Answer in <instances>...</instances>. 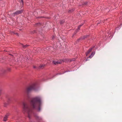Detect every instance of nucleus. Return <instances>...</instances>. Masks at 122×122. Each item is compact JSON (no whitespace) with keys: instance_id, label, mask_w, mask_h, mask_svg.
Listing matches in <instances>:
<instances>
[{"instance_id":"f8f14e48","label":"nucleus","mask_w":122,"mask_h":122,"mask_svg":"<svg viewBox=\"0 0 122 122\" xmlns=\"http://www.w3.org/2000/svg\"><path fill=\"white\" fill-rule=\"evenodd\" d=\"M23 0H21V2H20V4L23 5Z\"/></svg>"},{"instance_id":"0eeeda50","label":"nucleus","mask_w":122,"mask_h":122,"mask_svg":"<svg viewBox=\"0 0 122 122\" xmlns=\"http://www.w3.org/2000/svg\"><path fill=\"white\" fill-rule=\"evenodd\" d=\"M9 115V114H7L5 115V116L4 117L3 120L5 121H6L7 120V118H8V116Z\"/></svg>"},{"instance_id":"4be33fe9","label":"nucleus","mask_w":122,"mask_h":122,"mask_svg":"<svg viewBox=\"0 0 122 122\" xmlns=\"http://www.w3.org/2000/svg\"><path fill=\"white\" fill-rule=\"evenodd\" d=\"M15 34H17V35H18V34H17V33H15Z\"/></svg>"},{"instance_id":"f257e3e1","label":"nucleus","mask_w":122,"mask_h":122,"mask_svg":"<svg viewBox=\"0 0 122 122\" xmlns=\"http://www.w3.org/2000/svg\"><path fill=\"white\" fill-rule=\"evenodd\" d=\"M30 104L33 109L38 108V111L40 110V107L42 104L41 98L40 96L35 97L32 99L30 102Z\"/></svg>"},{"instance_id":"5701e85b","label":"nucleus","mask_w":122,"mask_h":122,"mask_svg":"<svg viewBox=\"0 0 122 122\" xmlns=\"http://www.w3.org/2000/svg\"><path fill=\"white\" fill-rule=\"evenodd\" d=\"M87 3H85V4H86Z\"/></svg>"},{"instance_id":"ddd939ff","label":"nucleus","mask_w":122,"mask_h":122,"mask_svg":"<svg viewBox=\"0 0 122 122\" xmlns=\"http://www.w3.org/2000/svg\"><path fill=\"white\" fill-rule=\"evenodd\" d=\"M84 24V22L82 23L80 25H79V26H80V27H81V26L82 25Z\"/></svg>"},{"instance_id":"f03ea898","label":"nucleus","mask_w":122,"mask_h":122,"mask_svg":"<svg viewBox=\"0 0 122 122\" xmlns=\"http://www.w3.org/2000/svg\"><path fill=\"white\" fill-rule=\"evenodd\" d=\"M23 105L24 112V113L26 112L28 114V117L30 118V115L33 113L32 109L26 103L23 102Z\"/></svg>"},{"instance_id":"423d86ee","label":"nucleus","mask_w":122,"mask_h":122,"mask_svg":"<svg viewBox=\"0 0 122 122\" xmlns=\"http://www.w3.org/2000/svg\"><path fill=\"white\" fill-rule=\"evenodd\" d=\"M53 63L55 64L56 65L57 64H60L62 63V61H53Z\"/></svg>"},{"instance_id":"9b49d317","label":"nucleus","mask_w":122,"mask_h":122,"mask_svg":"<svg viewBox=\"0 0 122 122\" xmlns=\"http://www.w3.org/2000/svg\"><path fill=\"white\" fill-rule=\"evenodd\" d=\"M80 26H79V25L78 27V29L77 30H76V31H78L79 30H80Z\"/></svg>"},{"instance_id":"2eb2a0df","label":"nucleus","mask_w":122,"mask_h":122,"mask_svg":"<svg viewBox=\"0 0 122 122\" xmlns=\"http://www.w3.org/2000/svg\"><path fill=\"white\" fill-rule=\"evenodd\" d=\"M88 60L87 59H86V60H85V61H87Z\"/></svg>"},{"instance_id":"b1692460","label":"nucleus","mask_w":122,"mask_h":122,"mask_svg":"<svg viewBox=\"0 0 122 122\" xmlns=\"http://www.w3.org/2000/svg\"><path fill=\"white\" fill-rule=\"evenodd\" d=\"M66 72V71L65 72H64V73H65V72Z\"/></svg>"},{"instance_id":"39448f33","label":"nucleus","mask_w":122,"mask_h":122,"mask_svg":"<svg viewBox=\"0 0 122 122\" xmlns=\"http://www.w3.org/2000/svg\"><path fill=\"white\" fill-rule=\"evenodd\" d=\"M95 46H93L92 47L89 49L87 52L86 53V55L87 56L88 54L92 51L93 48H94Z\"/></svg>"},{"instance_id":"20e7f679","label":"nucleus","mask_w":122,"mask_h":122,"mask_svg":"<svg viewBox=\"0 0 122 122\" xmlns=\"http://www.w3.org/2000/svg\"><path fill=\"white\" fill-rule=\"evenodd\" d=\"M23 12V10H18L16 11L15 12L13 13V14H14L15 15H18L19 14H20L22 13Z\"/></svg>"},{"instance_id":"1a4fd4ad","label":"nucleus","mask_w":122,"mask_h":122,"mask_svg":"<svg viewBox=\"0 0 122 122\" xmlns=\"http://www.w3.org/2000/svg\"><path fill=\"white\" fill-rule=\"evenodd\" d=\"M21 45H22V46L24 48H25V47L28 46L27 45H24L23 44H21Z\"/></svg>"},{"instance_id":"4468645a","label":"nucleus","mask_w":122,"mask_h":122,"mask_svg":"<svg viewBox=\"0 0 122 122\" xmlns=\"http://www.w3.org/2000/svg\"><path fill=\"white\" fill-rule=\"evenodd\" d=\"M89 36L88 35H86L84 37V38H85L87 37H88Z\"/></svg>"},{"instance_id":"6ab92c4d","label":"nucleus","mask_w":122,"mask_h":122,"mask_svg":"<svg viewBox=\"0 0 122 122\" xmlns=\"http://www.w3.org/2000/svg\"><path fill=\"white\" fill-rule=\"evenodd\" d=\"M74 60H74H74H71V61H74Z\"/></svg>"},{"instance_id":"aec40b11","label":"nucleus","mask_w":122,"mask_h":122,"mask_svg":"<svg viewBox=\"0 0 122 122\" xmlns=\"http://www.w3.org/2000/svg\"><path fill=\"white\" fill-rule=\"evenodd\" d=\"M80 39H79L78 40V41H79L80 40Z\"/></svg>"},{"instance_id":"7ed1b4c3","label":"nucleus","mask_w":122,"mask_h":122,"mask_svg":"<svg viewBox=\"0 0 122 122\" xmlns=\"http://www.w3.org/2000/svg\"><path fill=\"white\" fill-rule=\"evenodd\" d=\"M36 83H32L26 88L25 91L27 93H29L32 90H36Z\"/></svg>"},{"instance_id":"a211bd4d","label":"nucleus","mask_w":122,"mask_h":122,"mask_svg":"<svg viewBox=\"0 0 122 122\" xmlns=\"http://www.w3.org/2000/svg\"><path fill=\"white\" fill-rule=\"evenodd\" d=\"M34 68H36V67H35V66H34Z\"/></svg>"},{"instance_id":"6e6552de","label":"nucleus","mask_w":122,"mask_h":122,"mask_svg":"<svg viewBox=\"0 0 122 122\" xmlns=\"http://www.w3.org/2000/svg\"><path fill=\"white\" fill-rule=\"evenodd\" d=\"M95 54V52H92L91 53V55L90 56H89V57L87 58H91Z\"/></svg>"},{"instance_id":"412c9836","label":"nucleus","mask_w":122,"mask_h":122,"mask_svg":"<svg viewBox=\"0 0 122 122\" xmlns=\"http://www.w3.org/2000/svg\"><path fill=\"white\" fill-rule=\"evenodd\" d=\"M55 37V36H53V37Z\"/></svg>"},{"instance_id":"f3484780","label":"nucleus","mask_w":122,"mask_h":122,"mask_svg":"<svg viewBox=\"0 0 122 122\" xmlns=\"http://www.w3.org/2000/svg\"><path fill=\"white\" fill-rule=\"evenodd\" d=\"M97 24H99L100 23H98V22H97Z\"/></svg>"},{"instance_id":"dca6fc26","label":"nucleus","mask_w":122,"mask_h":122,"mask_svg":"<svg viewBox=\"0 0 122 122\" xmlns=\"http://www.w3.org/2000/svg\"><path fill=\"white\" fill-rule=\"evenodd\" d=\"M77 31H76V33L75 32V34H74V35H75V34L76 33V32H77Z\"/></svg>"},{"instance_id":"9d476101","label":"nucleus","mask_w":122,"mask_h":122,"mask_svg":"<svg viewBox=\"0 0 122 122\" xmlns=\"http://www.w3.org/2000/svg\"><path fill=\"white\" fill-rule=\"evenodd\" d=\"M65 22V21L64 20H61L60 21V23L61 24H62Z\"/></svg>"}]
</instances>
